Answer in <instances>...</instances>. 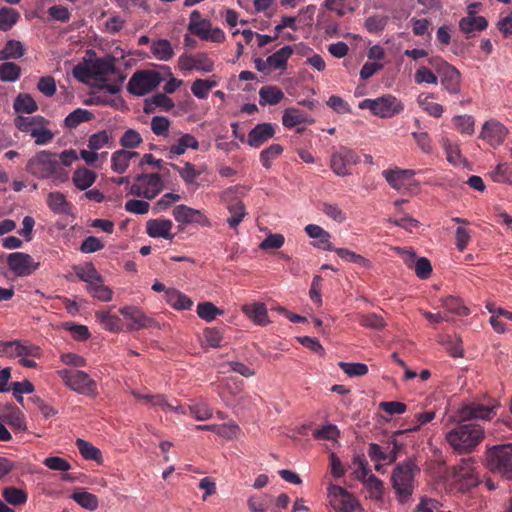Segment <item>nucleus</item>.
<instances>
[{"label": "nucleus", "mask_w": 512, "mask_h": 512, "mask_svg": "<svg viewBox=\"0 0 512 512\" xmlns=\"http://www.w3.org/2000/svg\"><path fill=\"white\" fill-rule=\"evenodd\" d=\"M446 441L458 454H468L484 440L485 429L473 422L459 419L457 425L446 433Z\"/></svg>", "instance_id": "1"}, {"label": "nucleus", "mask_w": 512, "mask_h": 512, "mask_svg": "<svg viewBox=\"0 0 512 512\" xmlns=\"http://www.w3.org/2000/svg\"><path fill=\"white\" fill-rule=\"evenodd\" d=\"M479 482L475 461L471 457L462 458L451 470L449 485L454 491L461 493L468 492L476 487Z\"/></svg>", "instance_id": "2"}, {"label": "nucleus", "mask_w": 512, "mask_h": 512, "mask_svg": "<svg viewBox=\"0 0 512 512\" xmlns=\"http://www.w3.org/2000/svg\"><path fill=\"white\" fill-rule=\"evenodd\" d=\"M416 472H419V469L411 460L404 461L394 468L391 476L392 487L401 502L412 495Z\"/></svg>", "instance_id": "3"}, {"label": "nucleus", "mask_w": 512, "mask_h": 512, "mask_svg": "<svg viewBox=\"0 0 512 512\" xmlns=\"http://www.w3.org/2000/svg\"><path fill=\"white\" fill-rule=\"evenodd\" d=\"M485 455L491 472L512 480V443L489 447Z\"/></svg>", "instance_id": "4"}, {"label": "nucleus", "mask_w": 512, "mask_h": 512, "mask_svg": "<svg viewBox=\"0 0 512 512\" xmlns=\"http://www.w3.org/2000/svg\"><path fill=\"white\" fill-rule=\"evenodd\" d=\"M429 65L440 78L442 87L451 95H457L461 91V73L459 70L439 56L428 59Z\"/></svg>", "instance_id": "5"}, {"label": "nucleus", "mask_w": 512, "mask_h": 512, "mask_svg": "<svg viewBox=\"0 0 512 512\" xmlns=\"http://www.w3.org/2000/svg\"><path fill=\"white\" fill-rule=\"evenodd\" d=\"M60 169L56 155L48 151L38 152L26 165L27 172L38 179L56 176Z\"/></svg>", "instance_id": "6"}, {"label": "nucleus", "mask_w": 512, "mask_h": 512, "mask_svg": "<svg viewBox=\"0 0 512 512\" xmlns=\"http://www.w3.org/2000/svg\"><path fill=\"white\" fill-rule=\"evenodd\" d=\"M59 376L66 386L87 396L97 394L96 382L84 371L63 369L58 371Z\"/></svg>", "instance_id": "7"}, {"label": "nucleus", "mask_w": 512, "mask_h": 512, "mask_svg": "<svg viewBox=\"0 0 512 512\" xmlns=\"http://www.w3.org/2000/svg\"><path fill=\"white\" fill-rule=\"evenodd\" d=\"M360 109H368L380 118H390L403 110V105L392 95H384L376 99H364L358 105Z\"/></svg>", "instance_id": "8"}, {"label": "nucleus", "mask_w": 512, "mask_h": 512, "mask_svg": "<svg viewBox=\"0 0 512 512\" xmlns=\"http://www.w3.org/2000/svg\"><path fill=\"white\" fill-rule=\"evenodd\" d=\"M163 79L157 71L139 70L130 78L127 90L133 95L143 96L157 88Z\"/></svg>", "instance_id": "9"}, {"label": "nucleus", "mask_w": 512, "mask_h": 512, "mask_svg": "<svg viewBox=\"0 0 512 512\" xmlns=\"http://www.w3.org/2000/svg\"><path fill=\"white\" fill-rule=\"evenodd\" d=\"M329 503L336 512H354L360 508L357 499L341 486L329 487Z\"/></svg>", "instance_id": "10"}, {"label": "nucleus", "mask_w": 512, "mask_h": 512, "mask_svg": "<svg viewBox=\"0 0 512 512\" xmlns=\"http://www.w3.org/2000/svg\"><path fill=\"white\" fill-rule=\"evenodd\" d=\"M9 269L19 277L29 276L38 269L39 263L31 255L23 252H13L7 257Z\"/></svg>", "instance_id": "11"}, {"label": "nucleus", "mask_w": 512, "mask_h": 512, "mask_svg": "<svg viewBox=\"0 0 512 512\" xmlns=\"http://www.w3.org/2000/svg\"><path fill=\"white\" fill-rule=\"evenodd\" d=\"M120 314L129 322L126 325L127 331H137L151 327L155 322L137 306H124L119 309Z\"/></svg>", "instance_id": "12"}, {"label": "nucleus", "mask_w": 512, "mask_h": 512, "mask_svg": "<svg viewBox=\"0 0 512 512\" xmlns=\"http://www.w3.org/2000/svg\"><path fill=\"white\" fill-rule=\"evenodd\" d=\"M293 54L291 46H284L280 50L268 56L266 60L258 58V72H270L271 70H282L287 66V61Z\"/></svg>", "instance_id": "13"}, {"label": "nucleus", "mask_w": 512, "mask_h": 512, "mask_svg": "<svg viewBox=\"0 0 512 512\" xmlns=\"http://www.w3.org/2000/svg\"><path fill=\"white\" fill-rule=\"evenodd\" d=\"M234 188H228L221 194V200L226 203V207L231 216L227 218V223L231 228H236L245 216L244 204L237 198H233Z\"/></svg>", "instance_id": "14"}, {"label": "nucleus", "mask_w": 512, "mask_h": 512, "mask_svg": "<svg viewBox=\"0 0 512 512\" xmlns=\"http://www.w3.org/2000/svg\"><path fill=\"white\" fill-rule=\"evenodd\" d=\"M508 134L507 128L497 120L491 119L483 124L480 138L491 146L502 144Z\"/></svg>", "instance_id": "15"}, {"label": "nucleus", "mask_w": 512, "mask_h": 512, "mask_svg": "<svg viewBox=\"0 0 512 512\" xmlns=\"http://www.w3.org/2000/svg\"><path fill=\"white\" fill-rule=\"evenodd\" d=\"M0 421L16 431L23 432L27 430L23 412L13 404H7L1 409Z\"/></svg>", "instance_id": "16"}, {"label": "nucleus", "mask_w": 512, "mask_h": 512, "mask_svg": "<svg viewBox=\"0 0 512 512\" xmlns=\"http://www.w3.org/2000/svg\"><path fill=\"white\" fill-rule=\"evenodd\" d=\"M492 415H494V407L479 403L465 405L458 411L459 419L467 422L473 419L489 420Z\"/></svg>", "instance_id": "17"}, {"label": "nucleus", "mask_w": 512, "mask_h": 512, "mask_svg": "<svg viewBox=\"0 0 512 512\" xmlns=\"http://www.w3.org/2000/svg\"><path fill=\"white\" fill-rule=\"evenodd\" d=\"M175 220L182 224L198 223L201 225L208 224V219L197 209L188 207L184 204L177 205L173 210Z\"/></svg>", "instance_id": "18"}, {"label": "nucleus", "mask_w": 512, "mask_h": 512, "mask_svg": "<svg viewBox=\"0 0 512 512\" xmlns=\"http://www.w3.org/2000/svg\"><path fill=\"white\" fill-rule=\"evenodd\" d=\"M92 73L94 75V79L99 80L101 82L107 81V76L115 75L118 73L119 69L115 65V59L112 56H107L105 58H96L94 61H91Z\"/></svg>", "instance_id": "19"}, {"label": "nucleus", "mask_w": 512, "mask_h": 512, "mask_svg": "<svg viewBox=\"0 0 512 512\" xmlns=\"http://www.w3.org/2000/svg\"><path fill=\"white\" fill-rule=\"evenodd\" d=\"M382 175L393 189L401 190L410 184V180L414 177L415 171L396 168L393 170H384Z\"/></svg>", "instance_id": "20"}, {"label": "nucleus", "mask_w": 512, "mask_h": 512, "mask_svg": "<svg viewBox=\"0 0 512 512\" xmlns=\"http://www.w3.org/2000/svg\"><path fill=\"white\" fill-rule=\"evenodd\" d=\"M488 27V21L483 16H476L473 12L469 11L466 17L459 21V29L462 33L470 38L476 31H483Z\"/></svg>", "instance_id": "21"}, {"label": "nucleus", "mask_w": 512, "mask_h": 512, "mask_svg": "<svg viewBox=\"0 0 512 512\" xmlns=\"http://www.w3.org/2000/svg\"><path fill=\"white\" fill-rule=\"evenodd\" d=\"M173 223L169 219H150L146 223V232L152 238H164L172 240L174 235L171 234Z\"/></svg>", "instance_id": "22"}, {"label": "nucleus", "mask_w": 512, "mask_h": 512, "mask_svg": "<svg viewBox=\"0 0 512 512\" xmlns=\"http://www.w3.org/2000/svg\"><path fill=\"white\" fill-rule=\"evenodd\" d=\"M135 180L143 183L146 199H154L163 190V181L158 173L140 174L136 176Z\"/></svg>", "instance_id": "23"}, {"label": "nucleus", "mask_w": 512, "mask_h": 512, "mask_svg": "<svg viewBox=\"0 0 512 512\" xmlns=\"http://www.w3.org/2000/svg\"><path fill=\"white\" fill-rule=\"evenodd\" d=\"M305 232L310 238L316 240L313 243L315 247L326 251L334 250V246L330 241L331 234L328 231L324 230L319 225L309 224L305 227Z\"/></svg>", "instance_id": "24"}, {"label": "nucleus", "mask_w": 512, "mask_h": 512, "mask_svg": "<svg viewBox=\"0 0 512 512\" xmlns=\"http://www.w3.org/2000/svg\"><path fill=\"white\" fill-rule=\"evenodd\" d=\"M199 148L198 140L191 134H182L179 139L168 147V158L173 159L176 156L183 155L187 149L197 150Z\"/></svg>", "instance_id": "25"}, {"label": "nucleus", "mask_w": 512, "mask_h": 512, "mask_svg": "<svg viewBox=\"0 0 512 512\" xmlns=\"http://www.w3.org/2000/svg\"><path fill=\"white\" fill-rule=\"evenodd\" d=\"M139 153L121 149L115 151L111 156V168L118 174H123L129 167L131 159L138 157Z\"/></svg>", "instance_id": "26"}, {"label": "nucleus", "mask_w": 512, "mask_h": 512, "mask_svg": "<svg viewBox=\"0 0 512 512\" xmlns=\"http://www.w3.org/2000/svg\"><path fill=\"white\" fill-rule=\"evenodd\" d=\"M95 317L99 324L107 331L117 333L124 330V323L117 315L111 314L110 311H96Z\"/></svg>", "instance_id": "27"}, {"label": "nucleus", "mask_w": 512, "mask_h": 512, "mask_svg": "<svg viewBox=\"0 0 512 512\" xmlns=\"http://www.w3.org/2000/svg\"><path fill=\"white\" fill-rule=\"evenodd\" d=\"M164 298L176 310H189L193 305V301L188 296L174 288L168 289Z\"/></svg>", "instance_id": "28"}, {"label": "nucleus", "mask_w": 512, "mask_h": 512, "mask_svg": "<svg viewBox=\"0 0 512 512\" xmlns=\"http://www.w3.org/2000/svg\"><path fill=\"white\" fill-rule=\"evenodd\" d=\"M97 179V174L85 167L78 168L73 172L72 181L79 190H87Z\"/></svg>", "instance_id": "29"}, {"label": "nucleus", "mask_w": 512, "mask_h": 512, "mask_svg": "<svg viewBox=\"0 0 512 512\" xmlns=\"http://www.w3.org/2000/svg\"><path fill=\"white\" fill-rule=\"evenodd\" d=\"M307 122L313 123L314 120H309L307 114L297 108L290 107L283 112L282 124L286 128H293Z\"/></svg>", "instance_id": "30"}, {"label": "nucleus", "mask_w": 512, "mask_h": 512, "mask_svg": "<svg viewBox=\"0 0 512 512\" xmlns=\"http://www.w3.org/2000/svg\"><path fill=\"white\" fill-rule=\"evenodd\" d=\"M87 291L89 294L103 302H109L112 300L113 291L106 285L102 276L96 279L91 285H87Z\"/></svg>", "instance_id": "31"}, {"label": "nucleus", "mask_w": 512, "mask_h": 512, "mask_svg": "<svg viewBox=\"0 0 512 512\" xmlns=\"http://www.w3.org/2000/svg\"><path fill=\"white\" fill-rule=\"evenodd\" d=\"M261 105H276L278 104L284 97L283 91L277 86H263L259 91Z\"/></svg>", "instance_id": "32"}, {"label": "nucleus", "mask_w": 512, "mask_h": 512, "mask_svg": "<svg viewBox=\"0 0 512 512\" xmlns=\"http://www.w3.org/2000/svg\"><path fill=\"white\" fill-rule=\"evenodd\" d=\"M433 98L434 95L432 93H421L417 97V103L430 116L439 118L442 116L444 110L442 105L431 101Z\"/></svg>", "instance_id": "33"}, {"label": "nucleus", "mask_w": 512, "mask_h": 512, "mask_svg": "<svg viewBox=\"0 0 512 512\" xmlns=\"http://www.w3.org/2000/svg\"><path fill=\"white\" fill-rule=\"evenodd\" d=\"M48 207L56 214H66L69 210V202L61 192H50L47 197Z\"/></svg>", "instance_id": "34"}, {"label": "nucleus", "mask_w": 512, "mask_h": 512, "mask_svg": "<svg viewBox=\"0 0 512 512\" xmlns=\"http://www.w3.org/2000/svg\"><path fill=\"white\" fill-rule=\"evenodd\" d=\"M357 320L362 327L368 329L383 330L387 326L383 316L376 313L358 314Z\"/></svg>", "instance_id": "35"}, {"label": "nucleus", "mask_w": 512, "mask_h": 512, "mask_svg": "<svg viewBox=\"0 0 512 512\" xmlns=\"http://www.w3.org/2000/svg\"><path fill=\"white\" fill-rule=\"evenodd\" d=\"M441 307L446 309L448 312L459 315V316H467L469 315V309L463 304L460 298L454 296H447L440 299Z\"/></svg>", "instance_id": "36"}, {"label": "nucleus", "mask_w": 512, "mask_h": 512, "mask_svg": "<svg viewBox=\"0 0 512 512\" xmlns=\"http://www.w3.org/2000/svg\"><path fill=\"white\" fill-rule=\"evenodd\" d=\"M20 19V13L10 7L0 8V30L6 32L10 30Z\"/></svg>", "instance_id": "37"}, {"label": "nucleus", "mask_w": 512, "mask_h": 512, "mask_svg": "<svg viewBox=\"0 0 512 512\" xmlns=\"http://www.w3.org/2000/svg\"><path fill=\"white\" fill-rule=\"evenodd\" d=\"M151 52L157 59L161 61H168L174 55L173 48L170 42L166 39H159L154 41L151 45Z\"/></svg>", "instance_id": "38"}, {"label": "nucleus", "mask_w": 512, "mask_h": 512, "mask_svg": "<svg viewBox=\"0 0 512 512\" xmlns=\"http://www.w3.org/2000/svg\"><path fill=\"white\" fill-rule=\"evenodd\" d=\"M71 499H73L81 507L90 511L96 510L99 506L97 496L86 491H75L71 495Z\"/></svg>", "instance_id": "39"}, {"label": "nucleus", "mask_w": 512, "mask_h": 512, "mask_svg": "<svg viewBox=\"0 0 512 512\" xmlns=\"http://www.w3.org/2000/svg\"><path fill=\"white\" fill-rule=\"evenodd\" d=\"M45 119L42 116H19L15 120L16 127L26 133H32V130L43 126Z\"/></svg>", "instance_id": "40"}, {"label": "nucleus", "mask_w": 512, "mask_h": 512, "mask_svg": "<svg viewBox=\"0 0 512 512\" xmlns=\"http://www.w3.org/2000/svg\"><path fill=\"white\" fill-rule=\"evenodd\" d=\"M152 406H158L163 411H171L179 414H186L187 409L180 405L177 400L173 402H168L166 397L162 394H155V396L151 399Z\"/></svg>", "instance_id": "41"}, {"label": "nucleus", "mask_w": 512, "mask_h": 512, "mask_svg": "<svg viewBox=\"0 0 512 512\" xmlns=\"http://www.w3.org/2000/svg\"><path fill=\"white\" fill-rule=\"evenodd\" d=\"M112 131L102 130L92 134L88 140V147L92 151H98L112 143Z\"/></svg>", "instance_id": "42"}, {"label": "nucleus", "mask_w": 512, "mask_h": 512, "mask_svg": "<svg viewBox=\"0 0 512 512\" xmlns=\"http://www.w3.org/2000/svg\"><path fill=\"white\" fill-rule=\"evenodd\" d=\"M439 343L445 346L447 352L454 358L463 356L461 339L450 335H440Z\"/></svg>", "instance_id": "43"}, {"label": "nucleus", "mask_w": 512, "mask_h": 512, "mask_svg": "<svg viewBox=\"0 0 512 512\" xmlns=\"http://www.w3.org/2000/svg\"><path fill=\"white\" fill-rule=\"evenodd\" d=\"M24 51L25 49L20 41L9 40L0 51V59H18L24 55Z\"/></svg>", "instance_id": "44"}, {"label": "nucleus", "mask_w": 512, "mask_h": 512, "mask_svg": "<svg viewBox=\"0 0 512 512\" xmlns=\"http://www.w3.org/2000/svg\"><path fill=\"white\" fill-rule=\"evenodd\" d=\"M76 446L84 459L94 460L96 462L101 461V451L88 441L78 438L76 440Z\"/></svg>", "instance_id": "45"}, {"label": "nucleus", "mask_w": 512, "mask_h": 512, "mask_svg": "<svg viewBox=\"0 0 512 512\" xmlns=\"http://www.w3.org/2000/svg\"><path fill=\"white\" fill-rule=\"evenodd\" d=\"M21 76V67L14 62L0 64V80L3 82H15Z\"/></svg>", "instance_id": "46"}, {"label": "nucleus", "mask_w": 512, "mask_h": 512, "mask_svg": "<svg viewBox=\"0 0 512 512\" xmlns=\"http://www.w3.org/2000/svg\"><path fill=\"white\" fill-rule=\"evenodd\" d=\"M93 118V114L82 108H78L67 115L65 125L68 128H76L83 122H88Z\"/></svg>", "instance_id": "47"}, {"label": "nucleus", "mask_w": 512, "mask_h": 512, "mask_svg": "<svg viewBox=\"0 0 512 512\" xmlns=\"http://www.w3.org/2000/svg\"><path fill=\"white\" fill-rule=\"evenodd\" d=\"M364 485L369 492L371 499L381 501L383 499L384 486L382 480L375 475H369L365 480Z\"/></svg>", "instance_id": "48"}, {"label": "nucleus", "mask_w": 512, "mask_h": 512, "mask_svg": "<svg viewBox=\"0 0 512 512\" xmlns=\"http://www.w3.org/2000/svg\"><path fill=\"white\" fill-rule=\"evenodd\" d=\"M187 409V414L192 416L198 421H205L212 417V409L205 402H198L194 405L184 406Z\"/></svg>", "instance_id": "49"}, {"label": "nucleus", "mask_w": 512, "mask_h": 512, "mask_svg": "<svg viewBox=\"0 0 512 512\" xmlns=\"http://www.w3.org/2000/svg\"><path fill=\"white\" fill-rule=\"evenodd\" d=\"M168 165L179 173L180 177L187 185L195 183L196 178L201 174L200 171H197L195 166L190 162H185L183 167H179L172 163H169Z\"/></svg>", "instance_id": "50"}, {"label": "nucleus", "mask_w": 512, "mask_h": 512, "mask_svg": "<svg viewBox=\"0 0 512 512\" xmlns=\"http://www.w3.org/2000/svg\"><path fill=\"white\" fill-rule=\"evenodd\" d=\"M16 112L31 114L38 109V106L30 94H19L14 101Z\"/></svg>", "instance_id": "51"}, {"label": "nucleus", "mask_w": 512, "mask_h": 512, "mask_svg": "<svg viewBox=\"0 0 512 512\" xmlns=\"http://www.w3.org/2000/svg\"><path fill=\"white\" fill-rule=\"evenodd\" d=\"M3 498L12 505L25 504L28 496L25 491L15 487H6L2 492Z\"/></svg>", "instance_id": "52"}, {"label": "nucleus", "mask_w": 512, "mask_h": 512, "mask_svg": "<svg viewBox=\"0 0 512 512\" xmlns=\"http://www.w3.org/2000/svg\"><path fill=\"white\" fill-rule=\"evenodd\" d=\"M416 84H438V74L427 66H419L414 74Z\"/></svg>", "instance_id": "53"}, {"label": "nucleus", "mask_w": 512, "mask_h": 512, "mask_svg": "<svg viewBox=\"0 0 512 512\" xmlns=\"http://www.w3.org/2000/svg\"><path fill=\"white\" fill-rule=\"evenodd\" d=\"M285 243V237L280 233H269L258 245V248L266 252L280 249Z\"/></svg>", "instance_id": "54"}, {"label": "nucleus", "mask_w": 512, "mask_h": 512, "mask_svg": "<svg viewBox=\"0 0 512 512\" xmlns=\"http://www.w3.org/2000/svg\"><path fill=\"white\" fill-rule=\"evenodd\" d=\"M490 177L494 182L512 183V169L508 163H500L490 172Z\"/></svg>", "instance_id": "55"}, {"label": "nucleus", "mask_w": 512, "mask_h": 512, "mask_svg": "<svg viewBox=\"0 0 512 512\" xmlns=\"http://www.w3.org/2000/svg\"><path fill=\"white\" fill-rule=\"evenodd\" d=\"M198 316L205 321H212L217 315H222L223 311L217 308L211 302L199 303L197 306Z\"/></svg>", "instance_id": "56"}, {"label": "nucleus", "mask_w": 512, "mask_h": 512, "mask_svg": "<svg viewBox=\"0 0 512 512\" xmlns=\"http://www.w3.org/2000/svg\"><path fill=\"white\" fill-rule=\"evenodd\" d=\"M334 252L337 253V255L344 261L346 262H350V263H355V264H358L360 266H363V267H366L369 265V261L364 258L362 255L360 254H356L355 252L349 250V249H346V248H335L334 247Z\"/></svg>", "instance_id": "57"}, {"label": "nucleus", "mask_w": 512, "mask_h": 512, "mask_svg": "<svg viewBox=\"0 0 512 512\" xmlns=\"http://www.w3.org/2000/svg\"><path fill=\"white\" fill-rule=\"evenodd\" d=\"M12 357L39 356V348L34 345L23 344L19 341H12Z\"/></svg>", "instance_id": "58"}, {"label": "nucleus", "mask_w": 512, "mask_h": 512, "mask_svg": "<svg viewBox=\"0 0 512 512\" xmlns=\"http://www.w3.org/2000/svg\"><path fill=\"white\" fill-rule=\"evenodd\" d=\"M142 142L140 133L134 129H127L120 139V145L126 149L137 148Z\"/></svg>", "instance_id": "59"}, {"label": "nucleus", "mask_w": 512, "mask_h": 512, "mask_svg": "<svg viewBox=\"0 0 512 512\" xmlns=\"http://www.w3.org/2000/svg\"><path fill=\"white\" fill-rule=\"evenodd\" d=\"M75 274L80 280L86 282L87 285H91L101 276L92 263L87 264L85 267H76Z\"/></svg>", "instance_id": "60"}, {"label": "nucleus", "mask_w": 512, "mask_h": 512, "mask_svg": "<svg viewBox=\"0 0 512 512\" xmlns=\"http://www.w3.org/2000/svg\"><path fill=\"white\" fill-rule=\"evenodd\" d=\"M283 147L280 144H272L260 153V160L265 168H270L274 159L281 155Z\"/></svg>", "instance_id": "61"}, {"label": "nucleus", "mask_w": 512, "mask_h": 512, "mask_svg": "<svg viewBox=\"0 0 512 512\" xmlns=\"http://www.w3.org/2000/svg\"><path fill=\"white\" fill-rule=\"evenodd\" d=\"M348 166L349 165L346 162H344V159L338 150L335 151L334 153H332L331 159H330V168L336 175H338V176L350 175L351 172L348 169Z\"/></svg>", "instance_id": "62"}, {"label": "nucleus", "mask_w": 512, "mask_h": 512, "mask_svg": "<svg viewBox=\"0 0 512 512\" xmlns=\"http://www.w3.org/2000/svg\"><path fill=\"white\" fill-rule=\"evenodd\" d=\"M353 465L355 467L354 474L357 480L364 482L369 475H372L368 468V462L363 455L354 456Z\"/></svg>", "instance_id": "63"}, {"label": "nucleus", "mask_w": 512, "mask_h": 512, "mask_svg": "<svg viewBox=\"0 0 512 512\" xmlns=\"http://www.w3.org/2000/svg\"><path fill=\"white\" fill-rule=\"evenodd\" d=\"M453 122L457 130L463 134L474 133V118L470 115L455 116Z\"/></svg>", "instance_id": "64"}]
</instances>
